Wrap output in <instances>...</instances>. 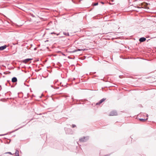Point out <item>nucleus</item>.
I'll use <instances>...</instances> for the list:
<instances>
[{
    "instance_id": "1",
    "label": "nucleus",
    "mask_w": 156,
    "mask_h": 156,
    "mask_svg": "<svg viewBox=\"0 0 156 156\" xmlns=\"http://www.w3.org/2000/svg\"><path fill=\"white\" fill-rule=\"evenodd\" d=\"M89 139L88 136L83 137L80 139V141L82 142H86Z\"/></svg>"
},
{
    "instance_id": "2",
    "label": "nucleus",
    "mask_w": 156,
    "mask_h": 156,
    "mask_svg": "<svg viewBox=\"0 0 156 156\" xmlns=\"http://www.w3.org/2000/svg\"><path fill=\"white\" fill-rule=\"evenodd\" d=\"M118 115L117 112L116 111L113 110L111 111L109 115V116L117 115Z\"/></svg>"
},
{
    "instance_id": "3",
    "label": "nucleus",
    "mask_w": 156,
    "mask_h": 156,
    "mask_svg": "<svg viewBox=\"0 0 156 156\" xmlns=\"http://www.w3.org/2000/svg\"><path fill=\"white\" fill-rule=\"evenodd\" d=\"M33 58H27L23 60V62L25 63H27L31 60H32Z\"/></svg>"
},
{
    "instance_id": "4",
    "label": "nucleus",
    "mask_w": 156,
    "mask_h": 156,
    "mask_svg": "<svg viewBox=\"0 0 156 156\" xmlns=\"http://www.w3.org/2000/svg\"><path fill=\"white\" fill-rule=\"evenodd\" d=\"M106 99V98H103V99H101L99 102H97L96 103V105H98L101 104L102 103L103 101H105V100Z\"/></svg>"
},
{
    "instance_id": "5",
    "label": "nucleus",
    "mask_w": 156,
    "mask_h": 156,
    "mask_svg": "<svg viewBox=\"0 0 156 156\" xmlns=\"http://www.w3.org/2000/svg\"><path fill=\"white\" fill-rule=\"evenodd\" d=\"M146 40V38L144 37H142L139 39V41L140 42H143L145 41Z\"/></svg>"
},
{
    "instance_id": "6",
    "label": "nucleus",
    "mask_w": 156,
    "mask_h": 156,
    "mask_svg": "<svg viewBox=\"0 0 156 156\" xmlns=\"http://www.w3.org/2000/svg\"><path fill=\"white\" fill-rule=\"evenodd\" d=\"M17 81V78L15 77H13L12 79V82L13 83H15Z\"/></svg>"
},
{
    "instance_id": "7",
    "label": "nucleus",
    "mask_w": 156,
    "mask_h": 156,
    "mask_svg": "<svg viewBox=\"0 0 156 156\" xmlns=\"http://www.w3.org/2000/svg\"><path fill=\"white\" fill-rule=\"evenodd\" d=\"M7 47V45H5L3 46L0 47V50H2L5 49Z\"/></svg>"
},
{
    "instance_id": "8",
    "label": "nucleus",
    "mask_w": 156,
    "mask_h": 156,
    "mask_svg": "<svg viewBox=\"0 0 156 156\" xmlns=\"http://www.w3.org/2000/svg\"><path fill=\"white\" fill-rule=\"evenodd\" d=\"M87 50V49H76L74 51V52H76L78 51H85L86 50Z\"/></svg>"
},
{
    "instance_id": "9",
    "label": "nucleus",
    "mask_w": 156,
    "mask_h": 156,
    "mask_svg": "<svg viewBox=\"0 0 156 156\" xmlns=\"http://www.w3.org/2000/svg\"><path fill=\"white\" fill-rule=\"evenodd\" d=\"M147 119V118L146 119H144L140 118L139 119V120L140 121H142V122H145V121H146Z\"/></svg>"
},
{
    "instance_id": "10",
    "label": "nucleus",
    "mask_w": 156,
    "mask_h": 156,
    "mask_svg": "<svg viewBox=\"0 0 156 156\" xmlns=\"http://www.w3.org/2000/svg\"><path fill=\"white\" fill-rule=\"evenodd\" d=\"M63 34L66 36H69V33H66L63 32Z\"/></svg>"
},
{
    "instance_id": "11",
    "label": "nucleus",
    "mask_w": 156,
    "mask_h": 156,
    "mask_svg": "<svg viewBox=\"0 0 156 156\" xmlns=\"http://www.w3.org/2000/svg\"><path fill=\"white\" fill-rule=\"evenodd\" d=\"M19 151L18 150H16V153H15L16 155H19Z\"/></svg>"
},
{
    "instance_id": "12",
    "label": "nucleus",
    "mask_w": 156,
    "mask_h": 156,
    "mask_svg": "<svg viewBox=\"0 0 156 156\" xmlns=\"http://www.w3.org/2000/svg\"><path fill=\"white\" fill-rule=\"evenodd\" d=\"M98 3L97 2V3H94L93 5L94 6H96V5H98Z\"/></svg>"
},
{
    "instance_id": "13",
    "label": "nucleus",
    "mask_w": 156,
    "mask_h": 156,
    "mask_svg": "<svg viewBox=\"0 0 156 156\" xmlns=\"http://www.w3.org/2000/svg\"><path fill=\"white\" fill-rule=\"evenodd\" d=\"M75 127H76V125L75 124H73L72 126V127L73 128Z\"/></svg>"
},
{
    "instance_id": "14",
    "label": "nucleus",
    "mask_w": 156,
    "mask_h": 156,
    "mask_svg": "<svg viewBox=\"0 0 156 156\" xmlns=\"http://www.w3.org/2000/svg\"><path fill=\"white\" fill-rule=\"evenodd\" d=\"M30 15L32 17H35V16H34V15L33 14H30Z\"/></svg>"
},
{
    "instance_id": "15",
    "label": "nucleus",
    "mask_w": 156,
    "mask_h": 156,
    "mask_svg": "<svg viewBox=\"0 0 156 156\" xmlns=\"http://www.w3.org/2000/svg\"><path fill=\"white\" fill-rule=\"evenodd\" d=\"M58 65L59 66H60V65L61 66L60 63L59 62H58Z\"/></svg>"
},
{
    "instance_id": "16",
    "label": "nucleus",
    "mask_w": 156,
    "mask_h": 156,
    "mask_svg": "<svg viewBox=\"0 0 156 156\" xmlns=\"http://www.w3.org/2000/svg\"><path fill=\"white\" fill-rule=\"evenodd\" d=\"M8 153L9 154H12L11 153V152H7V153Z\"/></svg>"
},
{
    "instance_id": "17",
    "label": "nucleus",
    "mask_w": 156,
    "mask_h": 156,
    "mask_svg": "<svg viewBox=\"0 0 156 156\" xmlns=\"http://www.w3.org/2000/svg\"><path fill=\"white\" fill-rule=\"evenodd\" d=\"M51 34H56L55 32H53L51 33Z\"/></svg>"
},
{
    "instance_id": "18",
    "label": "nucleus",
    "mask_w": 156,
    "mask_h": 156,
    "mask_svg": "<svg viewBox=\"0 0 156 156\" xmlns=\"http://www.w3.org/2000/svg\"><path fill=\"white\" fill-rule=\"evenodd\" d=\"M68 130H69V131H71V130H72V129H69H69H68Z\"/></svg>"
},
{
    "instance_id": "19",
    "label": "nucleus",
    "mask_w": 156,
    "mask_h": 156,
    "mask_svg": "<svg viewBox=\"0 0 156 156\" xmlns=\"http://www.w3.org/2000/svg\"><path fill=\"white\" fill-rule=\"evenodd\" d=\"M101 4H104V3L103 2H101Z\"/></svg>"
},
{
    "instance_id": "20",
    "label": "nucleus",
    "mask_w": 156,
    "mask_h": 156,
    "mask_svg": "<svg viewBox=\"0 0 156 156\" xmlns=\"http://www.w3.org/2000/svg\"><path fill=\"white\" fill-rule=\"evenodd\" d=\"M20 128H18V129H16V130L14 131H16V130H18L19 129H20Z\"/></svg>"
},
{
    "instance_id": "21",
    "label": "nucleus",
    "mask_w": 156,
    "mask_h": 156,
    "mask_svg": "<svg viewBox=\"0 0 156 156\" xmlns=\"http://www.w3.org/2000/svg\"><path fill=\"white\" fill-rule=\"evenodd\" d=\"M66 133H67L68 134L69 133L67 132V131H66Z\"/></svg>"
},
{
    "instance_id": "22",
    "label": "nucleus",
    "mask_w": 156,
    "mask_h": 156,
    "mask_svg": "<svg viewBox=\"0 0 156 156\" xmlns=\"http://www.w3.org/2000/svg\"><path fill=\"white\" fill-rule=\"evenodd\" d=\"M15 156H19V155H16Z\"/></svg>"
},
{
    "instance_id": "23",
    "label": "nucleus",
    "mask_w": 156,
    "mask_h": 156,
    "mask_svg": "<svg viewBox=\"0 0 156 156\" xmlns=\"http://www.w3.org/2000/svg\"><path fill=\"white\" fill-rule=\"evenodd\" d=\"M51 87H53V86H52V85H51Z\"/></svg>"
},
{
    "instance_id": "24",
    "label": "nucleus",
    "mask_w": 156,
    "mask_h": 156,
    "mask_svg": "<svg viewBox=\"0 0 156 156\" xmlns=\"http://www.w3.org/2000/svg\"><path fill=\"white\" fill-rule=\"evenodd\" d=\"M59 34H57V35H58Z\"/></svg>"
},
{
    "instance_id": "25",
    "label": "nucleus",
    "mask_w": 156,
    "mask_h": 156,
    "mask_svg": "<svg viewBox=\"0 0 156 156\" xmlns=\"http://www.w3.org/2000/svg\"><path fill=\"white\" fill-rule=\"evenodd\" d=\"M147 117L148 116L147 115Z\"/></svg>"
}]
</instances>
